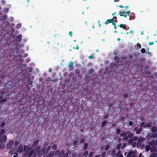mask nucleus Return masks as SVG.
<instances>
[{"instance_id": "obj_1", "label": "nucleus", "mask_w": 157, "mask_h": 157, "mask_svg": "<svg viewBox=\"0 0 157 157\" xmlns=\"http://www.w3.org/2000/svg\"><path fill=\"white\" fill-rule=\"evenodd\" d=\"M41 146H37L35 148L34 150H31V147H28L25 150V151L26 153H29L28 155V157H36V154L35 153V152L38 151L40 149Z\"/></svg>"}, {"instance_id": "obj_2", "label": "nucleus", "mask_w": 157, "mask_h": 157, "mask_svg": "<svg viewBox=\"0 0 157 157\" xmlns=\"http://www.w3.org/2000/svg\"><path fill=\"white\" fill-rule=\"evenodd\" d=\"M27 146L25 145L24 147V149L23 148V146L22 145H20L18 147V150L17 151V152L18 153H22L23 150L24 151H25L26 149L28 147Z\"/></svg>"}, {"instance_id": "obj_3", "label": "nucleus", "mask_w": 157, "mask_h": 157, "mask_svg": "<svg viewBox=\"0 0 157 157\" xmlns=\"http://www.w3.org/2000/svg\"><path fill=\"white\" fill-rule=\"evenodd\" d=\"M136 150L133 151H128V154L127 155V157H136L135 154L136 152Z\"/></svg>"}, {"instance_id": "obj_4", "label": "nucleus", "mask_w": 157, "mask_h": 157, "mask_svg": "<svg viewBox=\"0 0 157 157\" xmlns=\"http://www.w3.org/2000/svg\"><path fill=\"white\" fill-rule=\"evenodd\" d=\"M14 141L13 140H11L9 141V142L7 143L6 146L7 149H9L11 148L13 145Z\"/></svg>"}, {"instance_id": "obj_5", "label": "nucleus", "mask_w": 157, "mask_h": 157, "mask_svg": "<svg viewBox=\"0 0 157 157\" xmlns=\"http://www.w3.org/2000/svg\"><path fill=\"white\" fill-rule=\"evenodd\" d=\"M64 153V151L63 150H62L60 152L59 150H57L55 153V155H58L59 157H63Z\"/></svg>"}, {"instance_id": "obj_6", "label": "nucleus", "mask_w": 157, "mask_h": 157, "mask_svg": "<svg viewBox=\"0 0 157 157\" xmlns=\"http://www.w3.org/2000/svg\"><path fill=\"white\" fill-rule=\"evenodd\" d=\"M7 140V137L6 135H0V143L2 142H5Z\"/></svg>"}, {"instance_id": "obj_7", "label": "nucleus", "mask_w": 157, "mask_h": 157, "mask_svg": "<svg viewBox=\"0 0 157 157\" xmlns=\"http://www.w3.org/2000/svg\"><path fill=\"white\" fill-rule=\"evenodd\" d=\"M130 13L129 11L126 12L124 11L120 12V14L121 16H124L125 17H126L127 15H128Z\"/></svg>"}, {"instance_id": "obj_8", "label": "nucleus", "mask_w": 157, "mask_h": 157, "mask_svg": "<svg viewBox=\"0 0 157 157\" xmlns=\"http://www.w3.org/2000/svg\"><path fill=\"white\" fill-rule=\"evenodd\" d=\"M45 149V147L42 148L38 152V155H41L44 152Z\"/></svg>"}, {"instance_id": "obj_9", "label": "nucleus", "mask_w": 157, "mask_h": 157, "mask_svg": "<svg viewBox=\"0 0 157 157\" xmlns=\"http://www.w3.org/2000/svg\"><path fill=\"white\" fill-rule=\"evenodd\" d=\"M39 141V139L36 140H35L32 145V146L33 147H35Z\"/></svg>"}, {"instance_id": "obj_10", "label": "nucleus", "mask_w": 157, "mask_h": 157, "mask_svg": "<svg viewBox=\"0 0 157 157\" xmlns=\"http://www.w3.org/2000/svg\"><path fill=\"white\" fill-rule=\"evenodd\" d=\"M113 22V18L112 19H108L107 21L105 22V24L106 25L108 24L111 23V22Z\"/></svg>"}, {"instance_id": "obj_11", "label": "nucleus", "mask_w": 157, "mask_h": 157, "mask_svg": "<svg viewBox=\"0 0 157 157\" xmlns=\"http://www.w3.org/2000/svg\"><path fill=\"white\" fill-rule=\"evenodd\" d=\"M20 142V140L19 138L17 139V138L16 140L15 141V146H17L19 143Z\"/></svg>"}, {"instance_id": "obj_12", "label": "nucleus", "mask_w": 157, "mask_h": 157, "mask_svg": "<svg viewBox=\"0 0 157 157\" xmlns=\"http://www.w3.org/2000/svg\"><path fill=\"white\" fill-rule=\"evenodd\" d=\"M21 38L22 35L21 34H20L17 36V40L18 41L20 42L21 40Z\"/></svg>"}, {"instance_id": "obj_13", "label": "nucleus", "mask_w": 157, "mask_h": 157, "mask_svg": "<svg viewBox=\"0 0 157 157\" xmlns=\"http://www.w3.org/2000/svg\"><path fill=\"white\" fill-rule=\"evenodd\" d=\"M151 131L152 132H155L157 131V128L155 127H153L151 128Z\"/></svg>"}, {"instance_id": "obj_14", "label": "nucleus", "mask_w": 157, "mask_h": 157, "mask_svg": "<svg viewBox=\"0 0 157 157\" xmlns=\"http://www.w3.org/2000/svg\"><path fill=\"white\" fill-rule=\"evenodd\" d=\"M54 153V151H51L47 155L46 157H52Z\"/></svg>"}, {"instance_id": "obj_15", "label": "nucleus", "mask_w": 157, "mask_h": 157, "mask_svg": "<svg viewBox=\"0 0 157 157\" xmlns=\"http://www.w3.org/2000/svg\"><path fill=\"white\" fill-rule=\"evenodd\" d=\"M16 148H13L10 149L9 151L10 154L12 155L13 153L15 152V151H14V150Z\"/></svg>"}, {"instance_id": "obj_16", "label": "nucleus", "mask_w": 157, "mask_h": 157, "mask_svg": "<svg viewBox=\"0 0 157 157\" xmlns=\"http://www.w3.org/2000/svg\"><path fill=\"white\" fill-rule=\"evenodd\" d=\"M5 145L4 143H1L0 144V148L1 149H3L5 148Z\"/></svg>"}, {"instance_id": "obj_17", "label": "nucleus", "mask_w": 157, "mask_h": 157, "mask_svg": "<svg viewBox=\"0 0 157 157\" xmlns=\"http://www.w3.org/2000/svg\"><path fill=\"white\" fill-rule=\"evenodd\" d=\"M152 126V124L151 123H149L145 125L144 127L145 128H146L147 127H151Z\"/></svg>"}, {"instance_id": "obj_18", "label": "nucleus", "mask_w": 157, "mask_h": 157, "mask_svg": "<svg viewBox=\"0 0 157 157\" xmlns=\"http://www.w3.org/2000/svg\"><path fill=\"white\" fill-rule=\"evenodd\" d=\"M88 154V152L87 151H86L85 152L82 154V157H86Z\"/></svg>"}, {"instance_id": "obj_19", "label": "nucleus", "mask_w": 157, "mask_h": 157, "mask_svg": "<svg viewBox=\"0 0 157 157\" xmlns=\"http://www.w3.org/2000/svg\"><path fill=\"white\" fill-rule=\"evenodd\" d=\"M141 142L140 141L138 140V141L137 143H136V146L137 147H140L141 145Z\"/></svg>"}, {"instance_id": "obj_20", "label": "nucleus", "mask_w": 157, "mask_h": 157, "mask_svg": "<svg viewBox=\"0 0 157 157\" xmlns=\"http://www.w3.org/2000/svg\"><path fill=\"white\" fill-rule=\"evenodd\" d=\"M5 133V131L3 129H2L0 132V135H4Z\"/></svg>"}, {"instance_id": "obj_21", "label": "nucleus", "mask_w": 157, "mask_h": 157, "mask_svg": "<svg viewBox=\"0 0 157 157\" xmlns=\"http://www.w3.org/2000/svg\"><path fill=\"white\" fill-rule=\"evenodd\" d=\"M146 150L147 151H148L150 149V146L149 145L146 146L145 147Z\"/></svg>"}, {"instance_id": "obj_22", "label": "nucleus", "mask_w": 157, "mask_h": 157, "mask_svg": "<svg viewBox=\"0 0 157 157\" xmlns=\"http://www.w3.org/2000/svg\"><path fill=\"white\" fill-rule=\"evenodd\" d=\"M145 140V138L142 137H140V138L138 139L139 141H140L141 142H142V141L144 140Z\"/></svg>"}, {"instance_id": "obj_23", "label": "nucleus", "mask_w": 157, "mask_h": 157, "mask_svg": "<svg viewBox=\"0 0 157 157\" xmlns=\"http://www.w3.org/2000/svg\"><path fill=\"white\" fill-rule=\"evenodd\" d=\"M155 141L153 140L152 141H151L149 143V144L150 145H153L154 146V144H155Z\"/></svg>"}, {"instance_id": "obj_24", "label": "nucleus", "mask_w": 157, "mask_h": 157, "mask_svg": "<svg viewBox=\"0 0 157 157\" xmlns=\"http://www.w3.org/2000/svg\"><path fill=\"white\" fill-rule=\"evenodd\" d=\"M150 157H157V153L152 154Z\"/></svg>"}, {"instance_id": "obj_25", "label": "nucleus", "mask_w": 157, "mask_h": 157, "mask_svg": "<svg viewBox=\"0 0 157 157\" xmlns=\"http://www.w3.org/2000/svg\"><path fill=\"white\" fill-rule=\"evenodd\" d=\"M10 7H11L10 5H8L7 6V7H5V8L4 10H9V9H10Z\"/></svg>"}, {"instance_id": "obj_26", "label": "nucleus", "mask_w": 157, "mask_h": 157, "mask_svg": "<svg viewBox=\"0 0 157 157\" xmlns=\"http://www.w3.org/2000/svg\"><path fill=\"white\" fill-rule=\"evenodd\" d=\"M151 137H156L157 138V133H154L152 134L151 136Z\"/></svg>"}, {"instance_id": "obj_27", "label": "nucleus", "mask_w": 157, "mask_h": 157, "mask_svg": "<svg viewBox=\"0 0 157 157\" xmlns=\"http://www.w3.org/2000/svg\"><path fill=\"white\" fill-rule=\"evenodd\" d=\"M118 26H120L121 28H122L124 29H126V27L122 24H121L120 25H118Z\"/></svg>"}, {"instance_id": "obj_28", "label": "nucleus", "mask_w": 157, "mask_h": 157, "mask_svg": "<svg viewBox=\"0 0 157 157\" xmlns=\"http://www.w3.org/2000/svg\"><path fill=\"white\" fill-rule=\"evenodd\" d=\"M142 131V129L140 128L138 129L136 132V133L137 134H139L140 133L141 131Z\"/></svg>"}, {"instance_id": "obj_29", "label": "nucleus", "mask_w": 157, "mask_h": 157, "mask_svg": "<svg viewBox=\"0 0 157 157\" xmlns=\"http://www.w3.org/2000/svg\"><path fill=\"white\" fill-rule=\"evenodd\" d=\"M115 60L117 63H118L119 62V59L118 58L117 56H115Z\"/></svg>"}, {"instance_id": "obj_30", "label": "nucleus", "mask_w": 157, "mask_h": 157, "mask_svg": "<svg viewBox=\"0 0 157 157\" xmlns=\"http://www.w3.org/2000/svg\"><path fill=\"white\" fill-rule=\"evenodd\" d=\"M87 146H88V144L85 143L84 145V149L85 150L87 148Z\"/></svg>"}, {"instance_id": "obj_31", "label": "nucleus", "mask_w": 157, "mask_h": 157, "mask_svg": "<svg viewBox=\"0 0 157 157\" xmlns=\"http://www.w3.org/2000/svg\"><path fill=\"white\" fill-rule=\"evenodd\" d=\"M57 145L56 144H54L52 147V148L54 150H55L56 148Z\"/></svg>"}, {"instance_id": "obj_32", "label": "nucleus", "mask_w": 157, "mask_h": 157, "mask_svg": "<svg viewBox=\"0 0 157 157\" xmlns=\"http://www.w3.org/2000/svg\"><path fill=\"white\" fill-rule=\"evenodd\" d=\"M21 26V25L20 24H17L16 25V28L17 29L20 28Z\"/></svg>"}, {"instance_id": "obj_33", "label": "nucleus", "mask_w": 157, "mask_h": 157, "mask_svg": "<svg viewBox=\"0 0 157 157\" xmlns=\"http://www.w3.org/2000/svg\"><path fill=\"white\" fill-rule=\"evenodd\" d=\"M73 63L72 62V61L70 62H69V67H71L72 66H73Z\"/></svg>"}, {"instance_id": "obj_34", "label": "nucleus", "mask_w": 157, "mask_h": 157, "mask_svg": "<svg viewBox=\"0 0 157 157\" xmlns=\"http://www.w3.org/2000/svg\"><path fill=\"white\" fill-rule=\"evenodd\" d=\"M126 135V133L125 132L122 133L121 134V136H125Z\"/></svg>"}, {"instance_id": "obj_35", "label": "nucleus", "mask_w": 157, "mask_h": 157, "mask_svg": "<svg viewBox=\"0 0 157 157\" xmlns=\"http://www.w3.org/2000/svg\"><path fill=\"white\" fill-rule=\"evenodd\" d=\"M141 53H144L145 52V49L144 48H143L141 49Z\"/></svg>"}, {"instance_id": "obj_36", "label": "nucleus", "mask_w": 157, "mask_h": 157, "mask_svg": "<svg viewBox=\"0 0 157 157\" xmlns=\"http://www.w3.org/2000/svg\"><path fill=\"white\" fill-rule=\"evenodd\" d=\"M5 122H2L0 125V127H3V126H4L5 125Z\"/></svg>"}, {"instance_id": "obj_37", "label": "nucleus", "mask_w": 157, "mask_h": 157, "mask_svg": "<svg viewBox=\"0 0 157 157\" xmlns=\"http://www.w3.org/2000/svg\"><path fill=\"white\" fill-rule=\"evenodd\" d=\"M7 16L6 15H4L2 17V19L3 20H5L6 19Z\"/></svg>"}, {"instance_id": "obj_38", "label": "nucleus", "mask_w": 157, "mask_h": 157, "mask_svg": "<svg viewBox=\"0 0 157 157\" xmlns=\"http://www.w3.org/2000/svg\"><path fill=\"white\" fill-rule=\"evenodd\" d=\"M93 152H91L90 153V154L89 155V157H92L93 156Z\"/></svg>"}, {"instance_id": "obj_39", "label": "nucleus", "mask_w": 157, "mask_h": 157, "mask_svg": "<svg viewBox=\"0 0 157 157\" xmlns=\"http://www.w3.org/2000/svg\"><path fill=\"white\" fill-rule=\"evenodd\" d=\"M121 147V144H119L117 147V148L118 149H119Z\"/></svg>"}, {"instance_id": "obj_40", "label": "nucleus", "mask_w": 157, "mask_h": 157, "mask_svg": "<svg viewBox=\"0 0 157 157\" xmlns=\"http://www.w3.org/2000/svg\"><path fill=\"white\" fill-rule=\"evenodd\" d=\"M138 139V137L137 136H134L133 138V139L135 141L137 140Z\"/></svg>"}, {"instance_id": "obj_41", "label": "nucleus", "mask_w": 157, "mask_h": 157, "mask_svg": "<svg viewBox=\"0 0 157 157\" xmlns=\"http://www.w3.org/2000/svg\"><path fill=\"white\" fill-rule=\"evenodd\" d=\"M126 143H124L123 144L122 146L121 147V148L123 149L125 147H126Z\"/></svg>"}, {"instance_id": "obj_42", "label": "nucleus", "mask_w": 157, "mask_h": 157, "mask_svg": "<svg viewBox=\"0 0 157 157\" xmlns=\"http://www.w3.org/2000/svg\"><path fill=\"white\" fill-rule=\"evenodd\" d=\"M106 122L105 121H104L102 124V127L104 126L105 124H106Z\"/></svg>"}, {"instance_id": "obj_43", "label": "nucleus", "mask_w": 157, "mask_h": 157, "mask_svg": "<svg viewBox=\"0 0 157 157\" xmlns=\"http://www.w3.org/2000/svg\"><path fill=\"white\" fill-rule=\"evenodd\" d=\"M1 3L2 5H4L5 4V1L4 0H2L1 1Z\"/></svg>"}, {"instance_id": "obj_44", "label": "nucleus", "mask_w": 157, "mask_h": 157, "mask_svg": "<svg viewBox=\"0 0 157 157\" xmlns=\"http://www.w3.org/2000/svg\"><path fill=\"white\" fill-rule=\"evenodd\" d=\"M78 142L77 141H75L74 142V145L76 146L78 145Z\"/></svg>"}, {"instance_id": "obj_45", "label": "nucleus", "mask_w": 157, "mask_h": 157, "mask_svg": "<svg viewBox=\"0 0 157 157\" xmlns=\"http://www.w3.org/2000/svg\"><path fill=\"white\" fill-rule=\"evenodd\" d=\"M129 150H127L125 152H124V155L125 156H126L127 155V154Z\"/></svg>"}, {"instance_id": "obj_46", "label": "nucleus", "mask_w": 157, "mask_h": 157, "mask_svg": "<svg viewBox=\"0 0 157 157\" xmlns=\"http://www.w3.org/2000/svg\"><path fill=\"white\" fill-rule=\"evenodd\" d=\"M26 153V152H25V153H24V154H23L22 155V156L21 157H26V153Z\"/></svg>"}, {"instance_id": "obj_47", "label": "nucleus", "mask_w": 157, "mask_h": 157, "mask_svg": "<svg viewBox=\"0 0 157 157\" xmlns=\"http://www.w3.org/2000/svg\"><path fill=\"white\" fill-rule=\"evenodd\" d=\"M128 137L127 136H125L123 139V140L127 141L128 140Z\"/></svg>"}, {"instance_id": "obj_48", "label": "nucleus", "mask_w": 157, "mask_h": 157, "mask_svg": "<svg viewBox=\"0 0 157 157\" xmlns=\"http://www.w3.org/2000/svg\"><path fill=\"white\" fill-rule=\"evenodd\" d=\"M68 156V153H65L63 155V157H67Z\"/></svg>"}, {"instance_id": "obj_49", "label": "nucleus", "mask_w": 157, "mask_h": 157, "mask_svg": "<svg viewBox=\"0 0 157 157\" xmlns=\"http://www.w3.org/2000/svg\"><path fill=\"white\" fill-rule=\"evenodd\" d=\"M133 136V134L132 133H130L128 135V136L130 137H132Z\"/></svg>"}, {"instance_id": "obj_50", "label": "nucleus", "mask_w": 157, "mask_h": 157, "mask_svg": "<svg viewBox=\"0 0 157 157\" xmlns=\"http://www.w3.org/2000/svg\"><path fill=\"white\" fill-rule=\"evenodd\" d=\"M84 138H82V139L81 140H80V143H84Z\"/></svg>"}, {"instance_id": "obj_51", "label": "nucleus", "mask_w": 157, "mask_h": 157, "mask_svg": "<svg viewBox=\"0 0 157 157\" xmlns=\"http://www.w3.org/2000/svg\"><path fill=\"white\" fill-rule=\"evenodd\" d=\"M105 154V152H103L102 153V155H101L102 157H104Z\"/></svg>"}, {"instance_id": "obj_52", "label": "nucleus", "mask_w": 157, "mask_h": 157, "mask_svg": "<svg viewBox=\"0 0 157 157\" xmlns=\"http://www.w3.org/2000/svg\"><path fill=\"white\" fill-rule=\"evenodd\" d=\"M109 145H107L106 147L105 148V150L108 149L109 148Z\"/></svg>"}, {"instance_id": "obj_53", "label": "nucleus", "mask_w": 157, "mask_h": 157, "mask_svg": "<svg viewBox=\"0 0 157 157\" xmlns=\"http://www.w3.org/2000/svg\"><path fill=\"white\" fill-rule=\"evenodd\" d=\"M14 30L13 28L11 29L10 30V32H11L12 33H13V32H14Z\"/></svg>"}, {"instance_id": "obj_54", "label": "nucleus", "mask_w": 157, "mask_h": 157, "mask_svg": "<svg viewBox=\"0 0 157 157\" xmlns=\"http://www.w3.org/2000/svg\"><path fill=\"white\" fill-rule=\"evenodd\" d=\"M132 145L133 147H135L136 145V142H134L132 144Z\"/></svg>"}, {"instance_id": "obj_55", "label": "nucleus", "mask_w": 157, "mask_h": 157, "mask_svg": "<svg viewBox=\"0 0 157 157\" xmlns=\"http://www.w3.org/2000/svg\"><path fill=\"white\" fill-rule=\"evenodd\" d=\"M137 46L139 47L140 48H141V46L139 43H137Z\"/></svg>"}, {"instance_id": "obj_56", "label": "nucleus", "mask_w": 157, "mask_h": 157, "mask_svg": "<svg viewBox=\"0 0 157 157\" xmlns=\"http://www.w3.org/2000/svg\"><path fill=\"white\" fill-rule=\"evenodd\" d=\"M93 69H90L89 70V73H92V72H93Z\"/></svg>"}, {"instance_id": "obj_57", "label": "nucleus", "mask_w": 157, "mask_h": 157, "mask_svg": "<svg viewBox=\"0 0 157 157\" xmlns=\"http://www.w3.org/2000/svg\"><path fill=\"white\" fill-rule=\"evenodd\" d=\"M154 42H149V45H152L153 44H154Z\"/></svg>"}, {"instance_id": "obj_58", "label": "nucleus", "mask_w": 157, "mask_h": 157, "mask_svg": "<svg viewBox=\"0 0 157 157\" xmlns=\"http://www.w3.org/2000/svg\"><path fill=\"white\" fill-rule=\"evenodd\" d=\"M13 157H18V154L17 153H15L13 156Z\"/></svg>"}, {"instance_id": "obj_59", "label": "nucleus", "mask_w": 157, "mask_h": 157, "mask_svg": "<svg viewBox=\"0 0 157 157\" xmlns=\"http://www.w3.org/2000/svg\"><path fill=\"white\" fill-rule=\"evenodd\" d=\"M121 132V130L119 129H117V133H119Z\"/></svg>"}, {"instance_id": "obj_60", "label": "nucleus", "mask_w": 157, "mask_h": 157, "mask_svg": "<svg viewBox=\"0 0 157 157\" xmlns=\"http://www.w3.org/2000/svg\"><path fill=\"white\" fill-rule=\"evenodd\" d=\"M51 146H48V147L47 148V152L50 150V149L51 148Z\"/></svg>"}, {"instance_id": "obj_61", "label": "nucleus", "mask_w": 157, "mask_h": 157, "mask_svg": "<svg viewBox=\"0 0 157 157\" xmlns=\"http://www.w3.org/2000/svg\"><path fill=\"white\" fill-rule=\"evenodd\" d=\"M93 56H94L93 55H91L89 57V58L90 59L93 58Z\"/></svg>"}, {"instance_id": "obj_62", "label": "nucleus", "mask_w": 157, "mask_h": 157, "mask_svg": "<svg viewBox=\"0 0 157 157\" xmlns=\"http://www.w3.org/2000/svg\"><path fill=\"white\" fill-rule=\"evenodd\" d=\"M144 124H145L144 123L142 122L141 124V125H140L141 127H142L143 126H144Z\"/></svg>"}, {"instance_id": "obj_63", "label": "nucleus", "mask_w": 157, "mask_h": 157, "mask_svg": "<svg viewBox=\"0 0 157 157\" xmlns=\"http://www.w3.org/2000/svg\"><path fill=\"white\" fill-rule=\"evenodd\" d=\"M5 25L6 26H8L9 25V23L8 21H6L5 23Z\"/></svg>"}, {"instance_id": "obj_64", "label": "nucleus", "mask_w": 157, "mask_h": 157, "mask_svg": "<svg viewBox=\"0 0 157 157\" xmlns=\"http://www.w3.org/2000/svg\"><path fill=\"white\" fill-rule=\"evenodd\" d=\"M154 146H155L157 145V140L155 141Z\"/></svg>"}]
</instances>
